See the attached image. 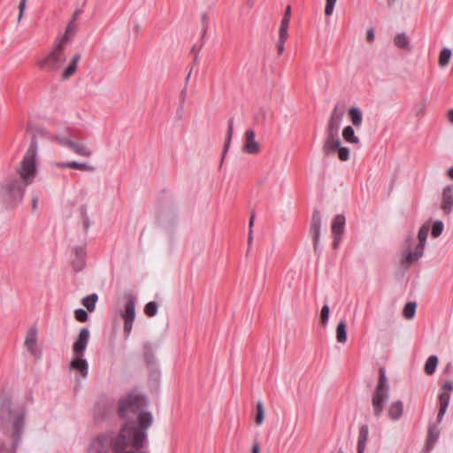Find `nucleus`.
I'll use <instances>...</instances> for the list:
<instances>
[{
    "label": "nucleus",
    "instance_id": "nucleus-20",
    "mask_svg": "<svg viewBox=\"0 0 453 453\" xmlns=\"http://www.w3.org/2000/svg\"><path fill=\"white\" fill-rule=\"evenodd\" d=\"M56 166L58 168H72V169H77L81 171H94L95 167L93 165H90L87 163H80L77 161H69V162H60L57 163Z\"/></svg>",
    "mask_w": 453,
    "mask_h": 453
},
{
    "label": "nucleus",
    "instance_id": "nucleus-8",
    "mask_svg": "<svg viewBox=\"0 0 453 453\" xmlns=\"http://www.w3.org/2000/svg\"><path fill=\"white\" fill-rule=\"evenodd\" d=\"M453 391V383L450 380H446L441 388V392L438 396L439 401V411L437 414V422L441 423L447 411L450 392Z\"/></svg>",
    "mask_w": 453,
    "mask_h": 453
},
{
    "label": "nucleus",
    "instance_id": "nucleus-59",
    "mask_svg": "<svg viewBox=\"0 0 453 453\" xmlns=\"http://www.w3.org/2000/svg\"><path fill=\"white\" fill-rule=\"evenodd\" d=\"M448 173L449 178L453 180V166L448 170Z\"/></svg>",
    "mask_w": 453,
    "mask_h": 453
},
{
    "label": "nucleus",
    "instance_id": "nucleus-5",
    "mask_svg": "<svg viewBox=\"0 0 453 453\" xmlns=\"http://www.w3.org/2000/svg\"><path fill=\"white\" fill-rule=\"evenodd\" d=\"M428 232L429 226L427 225H424L419 228L418 233V243L415 246L414 250H411L413 242L412 236L409 235L406 238L405 243L407 245V249L404 254V257L402 259V264L403 265H412L423 256Z\"/></svg>",
    "mask_w": 453,
    "mask_h": 453
},
{
    "label": "nucleus",
    "instance_id": "nucleus-25",
    "mask_svg": "<svg viewBox=\"0 0 453 453\" xmlns=\"http://www.w3.org/2000/svg\"><path fill=\"white\" fill-rule=\"evenodd\" d=\"M81 56L80 53H77L73 56L69 65L62 73L63 80H67L75 73V72L77 70V65H78L79 61L81 60Z\"/></svg>",
    "mask_w": 453,
    "mask_h": 453
},
{
    "label": "nucleus",
    "instance_id": "nucleus-53",
    "mask_svg": "<svg viewBox=\"0 0 453 453\" xmlns=\"http://www.w3.org/2000/svg\"><path fill=\"white\" fill-rule=\"evenodd\" d=\"M252 453H260V446L258 442H255L252 447Z\"/></svg>",
    "mask_w": 453,
    "mask_h": 453
},
{
    "label": "nucleus",
    "instance_id": "nucleus-3",
    "mask_svg": "<svg viewBox=\"0 0 453 453\" xmlns=\"http://www.w3.org/2000/svg\"><path fill=\"white\" fill-rule=\"evenodd\" d=\"M38 145L35 136H33L30 145L17 168L19 177H7L0 186V197L8 203H20L24 197L25 189L31 185L37 174L36 157Z\"/></svg>",
    "mask_w": 453,
    "mask_h": 453
},
{
    "label": "nucleus",
    "instance_id": "nucleus-47",
    "mask_svg": "<svg viewBox=\"0 0 453 453\" xmlns=\"http://www.w3.org/2000/svg\"><path fill=\"white\" fill-rule=\"evenodd\" d=\"M27 0H20V2H19V12L18 15V22H20L21 19L23 18L24 12L27 7Z\"/></svg>",
    "mask_w": 453,
    "mask_h": 453
},
{
    "label": "nucleus",
    "instance_id": "nucleus-46",
    "mask_svg": "<svg viewBox=\"0 0 453 453\" xmlns=\"http://www.w3.org/2000/svg\"><path fill=\"white\" fill-rule=\"evenodd\" d=\"M134 319H124V333L126 334V336L127 337L131 331H132V327H133V322H134Z\"/></svg>",
    "mask_w": 453,
    "mask_h": 453
},
{
    "label": "nucleus",
    "instance_id": "nucleus-50",
    "mask_svg": "<svg viewBox=\"0 0 453 453\" xmlns=\"http://www.w3.org/2000/svg\"><path fill=\"white\" fill-rule=\"evenodd\" d=\"M82 12H83L82 8L76 9L73 14L71 20H73L75 22L79 19V17L82 13Z\"/></svg>",
    "mask_w": 453,
    "mask_h": 453
},
{
    "label": "nucleus",
    "instance_id": "nucleus-38",
    "mask_svg": "<svg viewBox=\"0 0 453 453\" xmlns=\"http://www.w3.org/2000/svg\"><path fill=\"white\" fill-rule=\"evenodd\" d=\"M233 134H234V119H230L228 120V128H227V134H226V142H225V153L226 152V150H228V148L230 146Z\"/></svg>",
    "mask_w": 453,
    "mask_h": 453
},
{
    "label": "nucleus",
    "instance_id": "nucleus-41",
    "mask_svg": "<svg viewBox=\"0 0 453 453\" xmlns=\"http://www.w3.org/2000/svg\"><path fill=\"white\" fill-rule=\"evenodd\" d=\"M330 314V308L327 304H325L320 312V322L323 326L327 324Z\"/></svg>",
    "mask_w": 453,
    "mask_h": 453
},
{
    "label": "nucleus",
    "instance_id": "nucleus-26",
    "mask_svg": "<svg viewBox=\"0 0 453 453\" xmlns=\"http://www.w3.org/2000/svg\"><path fill=\"white\" fill-rule=\"evenodd\" d=\"M345 227V217L342 214H338L334 217L332 223V234L342 235Z\"/></svg>",
    "mask_w": 453,
    "mask_h": 453
},
{
    "label": "nucleus",
    "instance_id": "nucleus-13",
    "mask_svg": "<svg viewBox=\"0 0 453 453\" xmlns=\"http://www.w3.org/2000/svg\"><path fill=\"white\" fill-rule=\"evenodd\" d=\"M89 340V330L82 327L73 346V355L83 356Z\"/></svg>",
    "mask_w": 453,
    "mask_h": 453
},
{
    "label": "nucleus",
    "instance_id": "nucleus-45",
    "mask_svg": "<svg viewBox=\"0 0 453 453\" xmlns=\"http://www.w3.org/2000/svg\"><path fill=\"white\" fill-rule=\"evenodd\" d=\"M337 0H326L325 7V14L330 16L333 12Z\"/></svg>",
    "mask_w": 453,
    "mask_h": 453
},
{
    "label": "nucleus",
    "instance_id": "nucleus-28",
    "mask_svg": "<svg viewBox=\"0 0 453 453\" xmlns=\"http://www.w3.org/2000/svg\"><path fill=\"white\" fill-rule=\"evenodd\" d=\"M342 137L345 142L349 143L359 144V138L355 134L354 128L351 126L344 127L342 131Z\"/></svg>",
    "mask_w": 453,
    "mask_h": 453
},
{
    "label": "nucleus",
    "instance_id": "nucleus-49",
    "mask_svg": "<svg viewBox=\"0 0 453 453\" xmlns=\"http://www.w3.org/2000/svg\"><path fill=\"white\" fill-rule=\"evenodd\" d=\"M375 37V32L373 28H370L367 31V36L366 39L368 42H372L374 40Z\"/></svg>",
    "mask_w": 453,
    "mask_h": 453
},
{
    "label": "nucleus",
    "instance_id": "nucleus-15",
    "mask_svg": "<svg viewBox=\"0 0 453 453\" xmlns=\"http://www.w3.org/2000/svg\"><path fill=\"white\" fill-rule=\"evenodd\" d=\"M37 329L35 327H31L27 330L26 338H25V346L30 354L36 356L38 352L36 344H37Z\"/></svg>",
    "mask_w": 453,
    "mask_h": 453
},
{
    "label": "nucleus",
    "instance_id": "nucleus-36",
    "mask_svg": "<svg viewBox=\"0 0 453 453\" xmlns=\"http://www.w3.org/2000/svg\"><path fill=\"white\" fill-rule=\"evenodd\" d=\"M265 419V411L264 405L261 401H258L257 403V414L255 418V422L257 426H260Z\"/></svg>",
    "mask_w": 453,
    "mask_h": 453
},
{
    "label": "nucleus",
    "instance_id": "nucleus-31",
    "mask_svg": "<svg viewBox=\"0 0 453 453\" xmlns=\"http://www.w3.org/2000/svg\"><path fill=\"white\" fill-rule=\"evenodd\" d=\"M97 300H98L97 294L93 293L91 295L85 296L81 300V303H82V305H84L87 308V310L88 311L92 312L96 309V303Z\"/></svg>",
    "mask_w": 453,
    "mask_h": 453
},
{
    "label": "nucleus",
    "instance_id": "nucleus-12",
    "mask_svg": "<svg viewBox=\"0 0 453 453\" xmlns=\"http://www.w3.org/2000/svg\"><path fill=\"white\" fill-rule=\"evenodd\" d=\"M256 134L253 129H248L244 133L242 151L247 154H257L260 151V144L255 139Z\"/></svg>",
    "mask_w": 453,
    "mask_h": 453
},
{
    "label": "nucleus",
    "instance_id": "nucleus-17",
    "mask_svg": "<svg viewBox=\"0 0 453 453\" xmlns=\"http://www.w3.org/2000/svg\"><path fill=\"white\" fill-rule=\"evenodd\" d=\"M125 297L127 299L125 312H122L121 316L123 319H134L136 298L132 293H126Z\"/></svg>",
    "mask_w": 453,
    "mask_h": 453
},
{
    "label": "nucleus",
    "instance_id": "nucleus-40",
    "mask_svg": "<svg viewBox=\"0 0 453 453\" xmlns=\"http://www.w3.org/2000/svg\"><path fill=\"white\" fill-rule=\"evenodd\" d=\"M426 100L423 99L419 103L416 104L414 106V112L416 116H422L424 115L426 108Z\"/></svg>",
    "mask_w": 453,
    "mask_h": 453
},
{
    "label": "nucleus",
    "instance_id": "nucleus-6",
    "mask_svg": "<svg viewBox=\"0 0 453 453\" xmlns=\"http://www.w3.org/2000/svg\"><path fill=\"white\" fill-rule=\"evenodd\" d=\"M65 45L55 42L53 50L45 58L37 61L38 67L49 72L58 70L65 61Z\"/></svg>",
    "mask_w": 453,
    "mask_h": 453
},
{
    "label": "nucleus",
    "instance_id": "nucleus-24",
    "mask_svg": "<svg viewBox=\"0 0 453 453\" xmlns=\"http://www.w3.org/2000/svg\"><path fill=\"white\" fill-rule=\"evenodd\" d=\"M440 434H441V430L436 425L429 426L427 437H426V447L427 450H430L434 447V444L439 439Z\"/></svg>",
    "mask_w": 453,
    "mask_h": 453
},
{
    "label": "nucleus",
    "instance_id": "nucleus-64",
    "mask_svg": "<svg viewBox=\"0 0 453 453\" xmlns=\"http://www.w3.org/2000/svg\"><path fill=\"white\" fill-rule=\"evenodd\" d=\"M127 453H144V452H133V451H130V452H127Z\"/></svg>",
    "mask_w": 453,
    "mask_h": 453
},
{
    "label": "nucleus",
    "instance_id": "nucleus-44",
    "mask_svg": "<svg viewBox=\"0 0 453 453\" xmlns=\"http://www.w3.org/2000/svg\"><path fill=\"white\" fill-rule=\"evenodd\" d=\"M338 151V157L341 161H347L349 158V150L347 147H342L340 145Z\"/></svg>",
    "mask_w": 453,
    "mask_h": 453
},
{
    "label": "nucleus",
    "instance_id": "nucleus-16",
    "mask_svg": "<svg viewBox=\"0 0 453 453\" xmlns=\"http://www.w3.org/2000/svg\"><path fill=\"white\" fill-rule=\"evenodd\" d=\"M86 265V250L84 246H76L74 248V257L73 267L75 272H81Z\"/></svg>",
    "mask_w": 453,
    "mask_h": 453
},
{
    "label": "nucleus",
    "instance_id": "nucleus-61",
    "mask_svg": "<svg viewBox=\"0 0 453 453\" xmlns=\"http://www.w3.org/2000/svg\"><path fill=\"white\" fill-rule=\"evenodd\" d=\"M45 133H46V131L44 129H41L38 131V134H43Z\"/></svg>",
    "mask_w": 453,
    "mask_h": 453
},
{
    "label": "nucleus",
    "instance_id": "nucleus-63",
    "mask_svg": "<svg viewBox=\"0 0 453 453\" xmlns=\"http://www.w3.org/2000/svg\"><path fill=\"white\" fill-rule=\"evenodd\" d=\"M206 30L204 29L203 32V39L205 37Z\"/></svg>",
    "mask_w": 453,
    "mask_h": 453
},
{
    "label": "nucleus",
    "instance_id": "nucleus-55",
    "mask_svg": "<svg viewBox=\"0 0 453 453\" xmlns=\"http://www.w3.org/2000/svg\"><path fill=\"white\" fill-rule=\"evenodd\" d=\"M37 204H38V197L34 196L33 200H32L33 210H35L37 208Z\"/></svg>",
    "mask_w": 453,
    "mask_h": 453
},
{
    "label": "nucleus",
    "instance_id": "nucleus-10",
    "mask_svg": "<svg viewBox=\"0 0 453 453\" xmlns=\"http://www.w3.org/2000/svg\"><path fill=\"white\" fill-rule=\"evenodd\" d=\"M114 440L115 437L111 438L108 435H100L91 441L88 453H107L110 445H111L112 449L114 450Z\"/></svg>",
    "mask_w": 453,
    "mask_h": 453
},
{
    "label": "nucleus",
    "instance_id": "nucleus-60",
    "mask_svg": "<svg viewBox=\"0 0 453 453\" xmlns=\"http://www.w3.org/2000/svg\"><path fill=\"white\" fill-rule=\"evenodd\" d=\"M191 72H192V70H190V71H189V73H188V76H187V78H186V84L188 83V80H189V78H190Z\"/></svg>",
    "mask_w": 453,
    "mask_h": 453
},
{
    "label": "nucleus",
    "instance_id": "nucleus-39",
    "mask_svg": "<svg viewBox=\"0 0 453 453\" xmlns=\"http://www.w3.org/2000/svg\"><path fill=\"white\" fill-rule=\"evenodd\" d=\"M443 227H444V226H443L442 221L436 220L434 223L433 227H432V232H431L432 236L434 238L439 237L443 231Z\"/></svg>",
    "mask_w": 453,
    "mask_h": 453
},
{
    "label": "nucleus",
    "instance_id": "nucleus-29",
    "mask_svg": "<svg viewBox=\"0 0 453 453\" xmlns=\"http://www.w3.org/2000/svg\"><path fill=\"white\" fill-rule=\"evenodd\" d=\"M291 19V6L288 5L280 22L279 33L288 34V29Z\"/></svg>",
    "mask_w": 453,
    "mask_h": 453
},
{
    "label": "nucleus",
    "instance_id": "nucleus-34",
    "mask_svg": "<svg viewBox=\"0 0 453 453\" xmlns=\"http://www.w3.org/2000/svg\"><path fill=\"white\" fill-rule=\"evenodd\" d=\"M417 303L415 302H409L405 304L403 315L407 319H411L416 313Z\"/></svg>",
    "mask_w": 453,
    "mask_h": 453
},
{
    "label": "nucleus",
    "instance_id": "nucleus-22",
    "mask_svg": "<svg viewBox=\"0 0 453 453\" xmlns=\"http://www.w3.org/2000/svg\"><path fill=\"white\" fill-rule=\"evenodd\" d=\"M403 413V404L401 400L392 403L388 408V417L393 421H397L401 418Z\"/></svg>",
    "mask_w": 453,
    "mask_h": 453
},
{
    "label": "nucleus",
    "instance_id": "nucleus-51",
    "mask_svg": "<svg viewBox=\"0 0 453 453\" xmlns=\"http://www.w3.org/2000/svg\"><path fill=\"white\" fill-rule=\"evenodd\" d=\"M80 212L82 218L88 216L87 206L85 204L80 206Z\"/></svg>",
    "mask_w": 453,
    "mask_h": 453
},
{
    "label": "nucleus",
    "instance_id": "nucleus-58",
    "mask_svg": "<svg viewBox=\"0 0 453 453\" xmlns=\"http://www.w3.org/2000/svg\"><path fill=\"white\" fill-rule=\"evenodd\" d=\"M252 229H250V232H249V238H248V242L249 244L251 243V241H252Z\"/></svg>",
    "mask_w": 453,
    "mask_h": 453
},
{
    "label": "nucleus",
    "instance_id": "nucleus-11",
    "mask_svg": "<svg viewBox=\"0 0 453 453\" xmlns=\"http://www.w3.org/2000/svg\"><path fill=\"white\" fill-rule=\"evenodd\" d=\"M326 134L323 151L325 154L334 153L342 143L339 138V131L326 129Z\"/></svg>",
    "mask_w": 453,
    "mask_h": 453
},
{
    "label": "nucleus",
    "instance_id": "nucleus-56",
    "mask_svg": "<svg viewBox=\"0 0 453 453\" xmlns=\"http://www.w3.org/2000/svg\"><path fill=\"white\" fill-rule=\"evenodd\" d=\"M186 95H187V86H185V88L180 92V99H181V101L185 100Z\"/></svg>",
    "mask_w": 453,
    "mask_h": 453
},
{
    "label": "nucleus",
    "instance_id": "nucleus-42",
    "mask_svg": "<svg viewBox=\"0 0 453 453\" xmlns=\"http://www.w3.org/2000/svg\"><path fill=\"white\" fill-rule=\"evenodd\" d=\"M288 37V34L279 33V42L277 45L278 54L281 55L284 51V43Z\"/></svg>",
    "mask_w": 453,
    "mask_h": 453
},
{
    "label": "nucleus",
    "instance_id": "nucleus-54",
    "mask_svg": "<svg viewBox=\"0 0 453 453\" xmlns=\"http://www.w3.org/2000/svg\"><path fill=\"white\" fill-rule=\"evenodd\" d=\"M254 220H255V212L252 211L251 215H250V224H249L250 229H252Z\"/></svg>",
    "mask_w": 453,
    "mask_h": 453
},
{
    "label": "nucleus",
    "instance_id": "nucleus-27",
    "mask_svg": "<svg viewBox=\"0 0 453 453\" xmlns=\"http://www.w3.org/2000/svg\"><path fill=\"white\" fill-rule=\"evenodd\" d=\"M395 45L403 50H410V38L405 33L397 34L394 38Z\"/></svg>",
    "mask_w": 453,
    "mask_h": 453
},
{
    "label": "nucleus",
    "instance_id": "nucleus-1",
    "mask_svg": "<svg viewBox=\"0 0 453 453\" xmlns=\"http://www.w3.org/2000/svg\"><path fill=\"white\" fill-rule=\"evenodd\" d=\"M149 401L144 395L132 392L119 399L118 413L123 418L129 419L132 415L137 414V426L127 420L121 427L113 441L115 452L122 453L128 447L139 449L147 442L148 429L152 426L154 418L150 411H144Z\"/></svg>",
    "mask_w": 453,
    "mask_h": 453
},
{
    "label": "nucleus",
    "instance_id": "nucleus-2",
    "mask_svg": "<svg viewBox=\"0 0 453 453\" xmlns=\"http://www.w3.org/2000/svg\"><path fill=\"white\" fill-rule=\"evenodd\" d=\"M27 407L8 393L0 401V453H16L25 434Z\"/></svg>",
    "mask_w": 453,
    "mask_h": 453
},
{
    "label": "nucleus",
    "instance_id": "nucleus-57",
    "mask_svg": "<svg viewBox=\"0 0 453 453\" xmlns=\"http://www.w3.org/2000/svg\"><path fill=\"white\" fill-rule=\"evenodd\" d=\"M448 118H449V120L453 124V109L449 111Z\"/></svg>",
    "mask_w": 453,
    "mask_h": 453
},
{
    "label": "nucleus",
    "instance_id": "nucleus-4",
    "mask_svg": "<svg viewBox=\"0 0 453 453\" xmlns=\"http://www.w3.org/2000/svg\"><path fill=\"white\" fill-rule=\"evenodd\" d=\"M390 388L384 368L379 369L378 384L372 397L373 415L379 418L384 411L385 403L389 400Z\"/></svg>",
    "mask_w": 453,
    "mask_h": 453
},
{
    "label": "nucleus",
    "instance_id": "nucleus-35",
    "mask_svg": "<svg viewBox=\"0 0 453 453\" xmlns=\"http://www.w3.org/2000/svg\"><path fill=\"white\" fill-rule=\"evenodd\" d=\"M451 55H452V52H451L450 49H449V48L442 49V50L441 51L440 56H439L440 66H441V67L446 66L450 60Z\"/></svg>",
    "mask_w": 453,
    "mask_h": 453
},
{
    "label": "nucleus",
    "instance_id": "nucleus-23",
    "mask_svg": "<svg viewBox=\"0 0 453 453\" xmlns=\"http://www.w3.org/2000/svg\"><path fill=\"white\" fill-rule=\"evenodd\" d=\"M369 427L367 425H362L359 428L357 439V453H365L366 442L368 440Z\"/></svg>",
    "mask_w": 453,
    "mask_h": 453
},
{
    "label": "nucleus",
    "instance_id": "nucleus-21",
    "mask_svg": "<svg viewBox=\"0 0 453 453\" xmlns=\"http://www.w3.org/2000/svg\"><path fill=\"white\" fill-rule=\"evenodd\" d=\"M77 29V25L73 20H70L65 27V33L59 36L56 42H61V44L66 47V44L71 41Z\"/></svg>",
    "mask_w": 453,
    "mask_h": 453
},
{
    "label": "nucleus",
    "instance_id": "nucleus-52",
    "mask_svg": "<svg viewBox=\"0 0 453 453\" xmlns=\"http://www.w3.org/2000/svg\"><path fill=\"white\" fill-rule=\"evenodd\" d=\"M83 226L85 229H88L90 226V221L88 216L83 217Z\"/></svg>",
    "mask_w": 453,
    "mask_h": 453
},
{
    "label": "nucleus",
    "instance_id": "nucleus-9",
    "mask_svg": "<svg viewBox=\"0 0 453 453\" xmlns=\"http://www.w3.org/2000/svg\"><path fill=\"white\" fill-rule=\"evenodd\" d=\"M322 225V219L319 209L313 211L311 226L310 234L313 242V249L316 253H320L319 238H320V228Z\"/></svg>",
    "mask_w": 453,
    "mask_h": 453
},
{
    "label": "nucleus",
    "instance_id": "nucleus-18",
    "mask_svg": "<svg viewBox=\"0 0 453 453\" xmlns=\"http://www.w3.org/2000/svg\"><path fill=\"white\" fill-rule=\"evenodd\" d=\"M83 356L74 355V358L70 363V368L78 371L82 377H87L88 372V363L82 358Z\"/></svg>",
    "mask_w": 453,
    "mask_h": 453
},
{
    "label": "nucleus",
    "instance_id": "nucleus-14",
    "mask_svg": "<svg viewBox=\"0 0 453 453\" xmlns=\"http://www.w3.org/2000/svg\"><path fill=\"white\" fill-rule=\"evenodd\" d=\"M441 210L445 214H449L453 211V185L446 186L441 196Z\"/></svg>",
    "mask_w": 453,
    "mask_h": 453
},
{
    "label": "nucleus",
    "instance_id": "nucleus-30",
    "mask_svg": "<svg viewBox=\"0 0 453 453\" xmlns=\"http://www.w3.org/2000/svg\"><path fill=\"white\" fill-rule=\"evenodd\" d=\"M336 339L340 343H345L347 341V325L344 320H341L336 326Z\"/></svg>",
    "mask_w": 453,
    "mask_h": 453
},
{
    "label": "nucleus",
    "instance_id": "nucleus-62",
    "mask_svg": "<svg viewBox=\"0 0 453 453\" xmlns=\"http://www.w3.org/2000/svg\"><path fill=\"white\" fill-rule=\"evenodd\" d=\"M139 29H140L139 25H135V27H134V30H135L136 32H138V31H139Z\"/></svg>",
    "mask_w": 453,
    "mask_h": 453
},
{
    "label": "nucleus",
    "instance_id": "nucleus-43",
    "mask_svg": "<svg viewBox=\"0 0 453 453\" xmlns=\"http://www.w3.org/2000/svg\"><path fill=\"white\" fill-rule=\"evenodd\" d=\"M74 317L79 322H86L88 319V312L81 308L75 310Z\"/></svg>",
    "mask_w": 453,
    "mask_h": 453
},
{
    "label": "nucleus",
    "instance_id": "nucleus-32",
    "mask_svg": "<svg viewBox=\"0 0 453 453\" xmlns=\"http://www.w3.org/2000/svg\"><path fill=\"white\" fill-rule=\"evenodd\" d=\"M349 115L351 119L352 124L358 127L361 126L363 121V115L361 111L357 107H352L349 110Z\"/></svg>",
    "mask_w": 453,
    "mask_h": 453
},
{
    "label": "nucleus",
    "instance_id": "nucleus-37",
    "mask_svg": "<svg viewBox=\"0 0 453 453\" xmlns=\"http://www.w3.org/2000/svg\"><path fill=\"white\" fill-rule=\"evenodd\" d=\"M158 305L156 302H149L144 307V312L149 317H153L157 313Z\"/></svg>",
    "mask_w": 453,
    "mask_h": 453
},
{
    "label": "nucleus",
    "instance_id": "nucleus-7",
    "mask_svg": "<svg viewBox=\"0 0 453 453\" xmlns=\"http://www.w3.org/2000/svg\"><path fill=\"white\" fill-rule=\"evenodd\" d=\"M52 140L57 142L60 146L71 149L75 154L81 157H89L92 156V150L87 145L81 142H75L62 134H56Z\"/></svg>",
    "mask_w": 453,
    "mask_h": 453
},
{
    "label": "nucleus",
    "instance_id": "nucleus-48",
    "mask_svg": "<svg viewBox=\"0 0 453 453\" xmlns=\"http://www.w3.org/2000/svg\"><path fill=\"white\" fill-rule=\"evenodd\" d=\"M333 236H334V242H333L332 246H333V249L336 250L339 247V244H340V242L342 239V235L333 234Z\"/></svg>",
    "mask_w": 453,
    "mask_h": 453
},
{
    "label": "nucleus",
    "instance_id": "nucleus-33",
    "mask_svg": "<svg viewBox=\"0 0 453 453\" xmlns=\"http://www.w3.org/2000/svg\"><path fill=\"white\" fill-rule=\"evenodd\" d=\"M437 365H438V357L434 355L430 356L425 364V372L427 375L434 374Z\"/></svg>",
    "mask_w": 453,
    "mask_h": 453
},
{
    "label": "nucleus",
    "instance_id": "nucleus-19",
    "mask_svg": "<svg viewBox=\"0 0 453 453\" xmlns=\"http://www.w3.org/2000/svg\"><path fill=\"white\" fill-rule=\"evenodd\" d=\"M342 116H343V112L340 111L338 110V105H336L331 113L326 129L339 131L340 127H341V122L342 119Z\"/></svg>",
    "mask_w": 453,
    "mask_h": 453
}]
</instances>
